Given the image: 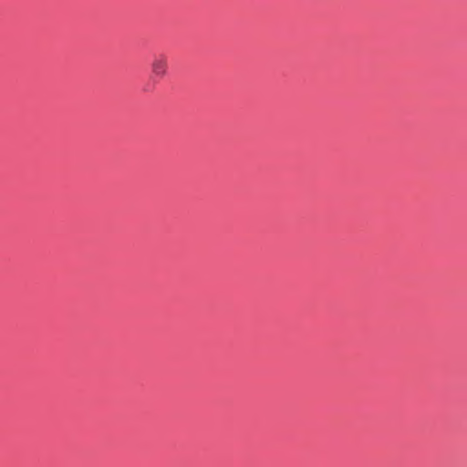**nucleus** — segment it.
I'll list each match as a JSON object with an SVG mask.
<instances>
[{"instance_id":"f257e3e1","label":"nucleus","mask_w":467,"mask_h":467,"mask_svg":"<svg viewBox=\"0 0 467 467\" xmlns=\"http://www.w3.org/2000/svg\"><path fill=\"white\" fill-rule=\"evenodd\" d=\"M152 76L163 78L168 72V58L164 54L155 55L150 64Z\"/></svg>"}]
</instances>
